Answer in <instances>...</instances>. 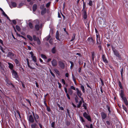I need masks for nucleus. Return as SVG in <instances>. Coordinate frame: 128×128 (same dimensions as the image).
Wrapping results in <instances>:
<instances>
[{
	"label": "nucleus",
	"mask_w": 128,
	"mask_h": 128,
	"mask_svg": "<svg viewBox=\"0 0 128 128\" xmlns=\"http://www.w3.org/2000/svg\"><path fill=\"white\" fill-rule=\"evenodd\" d=\"M101 115L102 120L105 119L107 115L103 112L101 113Z\"/></svg>",
	"instance_id": "f8f14e48"
},
{
	"label": "nucleus",
	"mask_w": 128,
	"mask_h": 128,
	"mask_svg": "<svg viewBox=\"0 0 128 128\" xmlns=\"http://www.w3.org/2000/svg\"><path fill=\"white\" fill-rule=\"evenodd\" d=\"M36 123L31 124V126L32 128H36Z\"/></svg>",
	"instance_id": "7c9ffc66"
},
{
	"label": "nucleus",
	"mask_w": 128,
	"mask_h": 128,
	"mask_svg": "<svg viewBox=\"0 0 128 128\" xmlns=\"http://www.w3.org/2000/svg\"><path fill=\"white\" fill-rule=\"evenodd\" d=\"M46 109L49 112H50V108L48 106L46 107Z\"/></svg>",
	"instance_id": "bf43d9fd"
},
{
	"label": "nucleus",
	"mask_w": 128,
	"mask_h": 128,
	"mask_svg": "<svg viewBox=\"0 0 128 128\" xmlns=\"http://www.w3.org/2000/svg\"><path fill=\"white\" fill-rule=\"evenodd\" d=\"M36 24V25H35V28L37 30H38L40 28H41L42 26L41 24L40 26L39 21L38 20H36L34 21Z\"/></svg>",
	"instance_id": "7ed1b4c3"
},
{
	"label": "nucleus",
	"mask_w": 128,
	"mask_h": 128,
	"mask_svg": "<svg viewBox=\"0 0 128 128\" xmlns=\"http://www.w3.org/2000/svg\"><path fill=\"white\" fill-rule=\"evenodd\" d=\"M16 30L18 31H20L21 30V29L19 26L16 25Z\"/></svg>",
	"instance_id": "2f4dec72"
},
{
	"label": "nucleus",
	"mask_w": 128,
	"mask_h": 128,
	"mask_svg": "<svg viewBox=\"0 0 128 128\" xmlns=\"http://www.w3.org/2000/svg\"><path fill=\"white\" fill-rule=\"evenodd\" d=\"M27 37L30 41H32L33 40L32 38L30 35H27Z\"/></svg>",
	"instance_id": "393cba45"
},
{
	"label": "nucleus",
	"mask_w": 128,
	"mask_h": 128,
	"mask_svg": "<svg viewBox=\"0 0 128 128\" xmlns=\"http://www.w3.org/2000/svg\"><path fill=\"white\" fill-rule=\"evenodd\" d=\"M56 49L55 47H54L52 49V52L53 53H55L56 52Z\"/></svg>",
	"instance_id": "c9c22d12"
},
{
	"label": "nucleus",
	"mask_w": 128,
	"mask_h": 128,
	"mask_svg": "<svg viewBox=\"0 0 128 128\" xmlns=\"http://www.w3.org/2000/svg\"><path fill=\"white\" fill-rule=\"evenodd\" d=\"M82 101H80L79 102L77 106V107L78 108H80L82 104Z\"/></svg>",
	"instance_id": "c85d7f7f"
},
{
	"label": "nucleus",
	"mask_w": 128,
	"mask_h": 128,
	"mask_svg": "<svg viewBox=\"0 0 128 128\" xmlns=\"http://www.w3.org/2000/svg\"><path fill=\"white\" fill-rule=\"evenodd\" d=\"M38 124L40 128H43L41 124L39 123Z\"/></svg>",
	"instance_id": "774afa93"
},
{
	"label": "nucleus",
	"mask_w": 128,
	"mask_h": 128,
	"mask_svg": "<svg viewBox=\"0 0 128 128\" xmlns=\"http://www.w3.org/2000/svg\"><path fill=\"white\" fill-rule=\"evenodd\" d=\"M71 89H72L74 90H76V88H75L73 86H70V88Z\"/></svg>",
	"instance_id": "13d9d810"
},
{
	"label": "nucleus",
	"mask_w": 128,
	"mask_h": 128,
	"mask_svg": "<svg viewBox=\"0 0 128 128\" xmlns=\"http://www.w3.org/2000/svg\"><path fill=\"white\" fill-rule=\"evenodd\" d=\"M58 63L59 66L62 69H64V68L65 64L63 62L61 61H59Z\"/></svg>",
	"instance_id": "9d476101"
},
{
	"label": "nucleus",
	"mask_w": 128,
	"mask_h": 128,
	"mask_svg": "<svg viewBox=\"0 0 128 128\" xmlns=\"http://www.w3.org/2000/svg\"><path fill=\"white\" fill-rule=\"evenodd\" d=\"M38 38H37L36 36L35 35H34L33 36V40L34 41H36L38 39Z\"/></svg>",
	"instance_id": "4c0bfd02"
},
{
	"label": "nucleus",
	"mask_w": 128,
	"mask_h": 128,
	"mask_svg": "<svg viewBox=\"0 0 128 128\" xmlns=\"http://www.w3.org/2000/svg\"><path fill=\"white\" fill-rule=\"evenodd\" d=\"M61 81L65 85L66 84V82L63 79H62L61 80Z\"/></svg>",
	"instance_id": "6e6d98bb"
},
{
	"label": "nucleus",
	"mask_w": 128,
	"mask_h": 128,
	"mask_svg": "<svg viewBox=\"0 0 128 128\" xmlns=\"http://www.w3.org/2000/svg\"><path fill=\"white\" fill-rule=\"evenodd\" d=\"M7 56L12 60H14L16 56V54H13L12 52H9L7 55Z\"/></svg>",
	"instance_id": "f03ea898"
},
{
	"label": "nucleus",
	"mask_w": 128,
	"mask_h": 128,
	"mask_svg": "<svg viewBox=\"0 0 128 128\" xmlns=\"http://www.w3.org/2000/svg\"><path fill=\"white\" fill-rule=\"evenodd\" d=\"M68 92L70 94L72 95V91L70 88L68 89Z\"/></svg>",
	"instance_id": "f704fd0d"
},
{
	"label": "nucleus",
	"mask_w": 128,
	"mask_h": 128,
	"mask_svg": "<svg viewBox=\"0 0 128 128\" xmlns=\"http://www.w3.org/2000/svg\"><path fill=\"white\" fill-rule=\"evenodd\" d=\"M50 2L47 3L46 4V7L47 8L48 7L50 6Z\"/></svg>",
	"instance_id": "603ef678"
},
{
	"label": "nucleus",
	"mask_w": 128,
	"mask_h": 128,
	"mask_svg": "<svg viewBox=\"0 0 128 128\" xmlns=\"http://www.w3.org/2000/svg\"><path fill=\"white\" fill-rule=\"evenodd\" d=\"M80 88L82 89V92L83 93H84L85 92V90L84 89V86L82 85L80 86Z\"/></svg>",
	"instance_id": "bb28decb"
},
{
	"label": "nucleus",
	"mask_w": 128,
	"mask_h": 128,
	"mask_svg": "<svg viewBox=\"0 0 128 128\" xmlns=\"http://www.w3.org/2000/svg\"><path fill=\"white\" fill-rule=\"evenodd\" d=\"M122 107L124 110L126 112L127 111V109L126 107L124 105H122Z\"/></svg>",
	"instance_id": "09e8293b"
},
{
	"label": "nucleus",
	"mask_w": 128,
	"mask_h": 128,
	"mask_svg": "<svg viewBox=\"0 0 128 128\" xmlns=\"http://www.w3.org/2000/svg\"><path fill=\"white\" fill-rule=\"evenodd\" d=\"M14 62L16 64H19V61L18 60L16 59L14 60Z\"/></svg>",
	"instance_id": "c03bdc74"
},
{
	"label": "nucleus",
	"mask_w": 128,
	"mask_h": 128,
	"mask_svg": "<svg viewBox=\"0 0 128 128\" xmlns=\"http://www.w3.org/2000/svg\"><path fill=\"white\" fill-rule=\"evenodd\" d=\"M16 34L18 35V36L19 37H21L23 38L24 39H25L26 40V38H25L24 37L22 36V35H20L19 34H18L17 33H16Z\"/></svg>",
	"instance_id": "a18cd8bd"
},
{
	"label": "nucleus",
	"mask_w": 128,
	"mask_h": 128,
	"mask_svg": "<svg viewBox=\"0 0 128 128\" xmlns=\"http://www.w3.org/2000/svg\"><path fill=\"white\" fill-rule=\"evenodd\" d=\"M87 41V42L90 44L92 43L94 44L95 42L94 40L93 39L92 37H89L88 38Z\"/></svg>",
	"instance_id": "423d86ee"
},
{
	"label": "nucleus",
	"mask_w": 128,
	"mask_h": 128,
	"mask_svg": "<svg viewBox=\"0 0 128 128\" xmlns=\"http://www.w3.org/2000/svg\"><path fill=\"white\" fill-rule=\"evenodd\" d=\"M28 120L29 122L31 123H33L34 121V119L32 116V115H30L28 117Z\"/></svg>",
	"instance_id": "9b49d317"
},
{
	"label": "nucleus",
	"mask_w": 128,
	"mask_h": 128,
	"mask_svg": "<svg viewBox=\"0 0 128 128\" xmlns=\"http://www.w3.org/2000/svg\"><path fill=\"white\" fill-rule=\"evenodd\" d=\"M64 89L65 90V93H66V94H68L67 93V90L66 88V87L64 88Z\"/></svg>",
	"instance_id": "69168bd1"
},
{
	"label": "nucleus",
	"mask_w": 128,
	"mask_h": 128,
	"mask_svg": "<svg viewBox=\"0 0 128 128\" xmlns=\"http://www.w3.org/2000/svg\"><path fill=\"white\" fill-rule=\"evenodd\" d=\"M101 44V42H99V44H97V42L96 43V44L98 46V47L100 49V50H101L102 46Z\"/></svg>",
	"instance_id": "412c9836"
},
{
	"label": "nucleus",
	"mask_w": 128,
	"mask_h": 128,
	"mask_svg": "<svg viewBox=\"0 0 128 128\" xmlns=\"http://www.w3.org/2000/svg\"><path fill=\"white\" fill-rule=\"evenodd\" d=\"M12 4L14 7H15L16 6V2H11Z\"/></svg>",
	"instance_id": "c756f323"
},
{
	"label": "nucleus",
	"mask_w": 128,
	"mask_h": 128,
	"mask_svg": "<svg viewBox=\"0 0 128 128\" xmlns=\"http://www.w3.org/2000/svg\"><path fill=\"white\" fill-rule=\"evenodd\" d=\"M106 123L108 125H110V122L108 120H106Z\"/></svg>",
	"instance_id": "e2e57ef3"
},
{
	"label": "nucleus",
	"mask_w": 128,
	"mask_h": 128,
	"mask_svg": "<svg viewBox=\"0 0 128 128\" xmlns=\"http://www.w3.org/2000/svg\"><path fill=\"white\" fill-rule=\"evenodd\" d=\"M102 58L103 62L107 64L108 63V61L106 59V58L104 55H102Z\"/></svg>",
	"instance_id": "4468645a"
},
{
	"label": "nucleus",
	"mask_w": 128,
	"mask_h": 128,
	"mask_svg": "<svg viewBox=\"0 0 128 128\" xmlns=\"http://www.w3.org/2000/svg\"><path fill=\"white\" fill-rule=\"evenodd\" d=\"M75 34H74L73 35V36L72 37V38L71 40H70V41L71 42L73 41L75 39Z\"/></svg>",
	"instance_id": "e433bc0d"
},
{
	"label": "nucleus",
	"mask_w": 128,
	"mask_h": 128,
	"mask_svg": "<svg viewBox=\"0 0 128 128\" xmlns=\"http://www.w3.org/2000/svg\"><path fill=\"white\" fill-rule=\"evenodd\" d=\"M52 64L53 66H55L57 65V61L56 60H53L52 62Z\"/></svg>",
	"instance_id": "2eb2a0df"
},
{
	"label": "nucleus",
	"mask_w": 128,
	"mask_h": 128,
	"mask_svg": "<svg viewBox=\"0 0 128 128\" xmlns=\"http://www.w3.org/2000/svg\"><path fill=\"white\" fill-rule=\"evenodd\" d=\"M50 37V35L46 37V39L47 40H48Z\"/></svg>",
	"instance_id": "680f3d73"
},
{
	"label": "nucleus",
	"mask_w": 128,
	"mask_h": 128,
	"mask_svg": "<svg viewBox=\"0 0 128 128\" xmlns=\"http://www.w3.org/2000/svg\"><path fill=\"white\" fill-rule=\"evenodd\" d=\"M2 14L5 17L7 16V15L6 14L5 12L4 11L2 12Z\"/></svg>",
	"instance_id": "338daca9"
},
{
	"label": "nucleus",
	"mask_w": 128,
	"mask_h": 128,
	"mask_svg": "<svg viewBox=\"0 0 128 128\" xmlns=\"http://www.w3.org/2000/svg\"><path fill=\"white\" fill-rule=\"evenodd\" d=\"M120 95L121 98L124 100L125 104L126 106H128V103L127 102V100L126 98L124 96L123 91L122 90H121Z\"/></svg>",
	"instance_id": "f257e3e1"
},
{
	"label": "nucleus",
	"mask_w": 128,
	"mask_h": 128,
	"mask_svg": "<svg viewBox=\"0 0 128 128\" xmlns=\"http://www.w3.org/2000/svg\"><path fill=\"white\" fill-rule=\"evenodd\" d=\"M36 41L37 43L38 44H40L41 42L39 38H38L37 40Z\"/></svg>",
	"instance_id": "37998d69"
},
{
	"label": "nucleus",
	"mask_w": 128,
	"mask_h": 128,
	"mask_svg": "<svg viewBox=\"0 0 128 128\" xmlns=\"http://www.w3.org/2000/svg\"><path fill=\"white\" fill-rule=\"evenodd\" d=\"M76 94L84 102V101L83 100V98L81 97V96L82 95V93L81 91L78 88H76Z\"/></svg>",
	"instance_id": "39448f33"
},
{
	"label": "nucleus",
	"mask_w": 128,
	"mask_h": 128,
	"mask_svg": "<svg viewBox=\"0 0 128 128\" xmlns=\"http://www.w3.org/2000/svg\"><path fill=\"white\" fill-rule=\"evenodd\" d=\"M50 72L51 75L54 77H55V76L54 74L52 72L51 70H50Z\"/></svg>",
	"instance_id": "5fc2aeb1"
},
{
	"label": "nucleus",
	"mask_w": 128,
	"mask_h": 128,
	"mask_svg": "<svg viewBox=\"0 0 128 128\" xmlns=\"http://www.w3.org/2000/svg\"><path fill=\"white\" fill-rule=\"evenodd\" d=\"M70 124V122L69 121H67L66 122V124L67 126H69Z\"/></svg>",
	"instance_id": "3c124183"
},
{
	"label": "nucleus",
	"mask_w": 128,
	"mask_h": 128,
	"mask_svg": "<svg viewBox=\"0 0 128 128\" xmlns=\"http://www.w3.org/2000/svg\"><path fill=\"white\" fill-rule=\"evenodd\" d=\"M86 7V3L84 2H83V9L82 10H84V9Z\"/></svg>",
	"instance_id": "a19ab883"
},
{
	"label": "nucleus",
	"mask_w": 128,
	"mask_h": 128,
	"mask_svg": "<svg viewBox=\"0 0 128 128\" xmlns=\"http://www.w3.org/2000/svg\"><path fill=\"white\" fill-rule=\"evenodd\" d=\"M119 86L121 89H122L123 88V87L122 85V83L120 81H119Z\"/></svg>",
	"instance_id": "58836bf2"
},
{
	"label": "nucleus",
	"mask_w": 128,
	"mask_h": 128,
	"mask_svg": "<svg viewBox=\"0 0 128 128\" xmlns=\"http://www.w3.org/2000/svg\"><path fill=\"white\" fill-rule=\"evenodd\" d=\"M55 122H52L51 124V126L53 128H54Z\"/></svg>",
	"instance_id": "864d4df0"
},
{
	"label": "nucleus",
	"mask_w": 128,
	"mask_h": 128,
	"mask_svg": "<svg viewBox=\"0 0 128 128\" xmlns=\"http://www.w3.org/2000/svg\"><path fill=\"white\" fill-rule=\"evenodd\" d=\"M32 60L35 62H36L37 61V60L36 57L34 56H32Z\"/></svg>",
	"instance_id": "b1692460"
},
{
	"label": "nucleus",
	"mask_w": 128,
	"mask_h": 128,
	"mask_svg": "<svg viewBox=\"0 0 128 128\" xmlns=\"http://www.w3.org/2000/svg\"><path fill=\"white\" fill-rule=\"evenodd\" d=\"M57 34V32L56 33V38L57 40H60V39L59 38L58 36V35H56Z\"/></svg>",
	"instance_id": "052dcab7"
},
{
	"label": "nucleus",
	"mask_w": 128,
	"mask_h": 128,
	"mask_svg": "<svg viewBox=\"0 0 128 128\" xmlns=\"http://www.w3.org/2000/svg\"><path fill=\"white\" fill-rule=\"evenodd\" d=\"M28 25L30 28H31L32 29L33 28L32 24L30 22L28 24Z\"/></svg>",
	"instance_id": "72a5a7b5"
},
{
	"label": "nucleus",
	"mask_w": 128,
	"mask_h": 128,
	"mask_svg": "<svg viewBox=\"0 0 128 128\" xmlns=\"http://www.w3.org/2000/svg\"><path fill=\"white\" fill-rule=\"evenodd\" d=\"M88 4L89 6H92V1L91 0H88Z\"/></svg>",
	"instance_id": "a878e982"
},
{
	"label": "nucleus",
	"mask_w": 128,
	"mask_h": 128,
	"mask_svg": "<svg viewBox=\"0 0 128 128\" xmlns=\"http://www.w3.org/2000/svg\"><path fill=\"white\" fill-rule=\"evenodd\" d=\"M44 4H43L40 6V8L41 10L43 9L44 8Z\"/></svg>",
	"instance_id": "de8ad7c7"
},
{
	"label": "nucleus",
	"mask_w": 128,
	"mask_h": 128,
	"mask_svg": "<svg viewBox=\"0 0 128 128\" xmlns=\"http://www.w3.org/2000/svg\"><path fill=\"white\" fill-rule=\"evenodd\" d=\"M84 11L83 12V18L85 19H86L87 18V14H86V11L85 10H84Z\"/></svg>",
	"instance_id": "6ab92c4d"
},
{
	"label": "nucleus",
	"mask_w": 128,
	"mask_h": 128,
	"mask_svg": "<svg viewBox=\"0 0 128 128\" xmlns=\"http://www.w3.org/2000/svg\"><path fill=\"white\" fill-rule=\"evenodd\" d=\"M83 116L86 119H87L89 121H91V119L90 116L88 115V114L86 112H84L83 114Z\"/></svg>",
	"instance_id": "6e6552de"
},
{
	"label": "nucleus",
	"mask_w": 128,
	"mask_h": 128,
	"mask_svg": "<svg viewBox=\"0 0 128 128\" xmlns=\"http://www.w3.org/2000/svg\"><path fill=\"white\" fill-rule=\"evenodd\" d=\"M37 8V6L36 4H34L33 6V10L34 12H35Z\"/></svg>",
	"instance_id": "aec40b11"
},
{
	"label": "nucleus",
	"mask_w": 128,
	"mask_h": 128,
	"mask_svg": "<svg viewBox=\"0 0 128 128\" xmlns=\"http://www.w3.org/2000/svg\"><path fill=\"white\" fill-rule=\"evenodd\" d=\"M46 8H44L42 10L41 12L42 15H43L46 13Z\"/></svg>",
	"instance_id": "4be33fe9"
},
{
	"label": "nucleus",
	"mask_w": 128,
	"mask_h": 128,
	"mask_svg": "<svg viewBox=\"0 0 128 128\" xmlns=\"http://www.w3.org/2000/svg\"><path fill=\"white\" fill-rule=\"evenodd\" d=\"M123 68H122L120 70L121 74V77H122H122H123Z\"/></svg>",
	"instance_id": "ea45409f"
},
{
	"label": "nucleus",
	"mask_w": 128,
	"mask_h": 128,
	"mask_svg": "<svg viewBox=\"0 0 128 128\" xmlns=\"http://www.w3.org/2000/svg\"><path fill=\"white\" fill-rule=\"evenodd\" d=\"M41 57L42 58L44 59H46L47 58L46 56L45 55L43 54H41Z\"/></svg>",
	"instance_id": "49530a36"
},
{
	"label": "nucleus",
	"mask_w": 128,
	"mask_h": 128,
	"mask_svg": "<svg viewBox=\"0 0 128 128\" xmlns=\"http://www.w3.org/2000/svg\"><path fill=\"white\" fill-rule=\"evenodd\" d=\"M11 72L13 77L18 80V76L17 73L14 70H12Z\"/></svg>",
	"instance_id": "0eeeda50"
},
{
	"label": "nucleus",
	"mask_w": 128,
	"mask_h": 128,
	"mask_svg": "<svg viewBox=\"0 0 128 128\" xmlns=\"http://www.w3.org/2000/svg\"><path fill=\"white\" fill-rule=\"evenodd\" d=\"M72 78L73 79V81H74L75 84H76V80L74 76L72 74Z\"/></svg>",
	"instance_id": "79ce46f5"
},
{
	"label": "nucleus",
	"mask_w": 128,
	"mask_h": 128,
	"mask_svg": "<svg viewBox=\"0 0 128 128\" xmlns=\"http://www.w3.org/2000/svg\"><path fill=\"white\" fill-rule=\"evenodd\" d=\"M70 63L71 64L70 66V68L71 69H72V67L74 66V63L72 62L71 61H70Z\"/></svg>",
	"instance_id": "cd10ccee"
},
{
	"label": "nucleus",
	"mask_w": 128,
	"mask_h": 128,
	"mask_svg": "<svg viewBox=\"0 0 128 128\" xmlns=\"http://www.w3.org/2000/svg\"><path fill=\"white\" fill-rule=\"evenodd\" d=\"M6 84H8L9 85H10L12 84V83H11V82L9 80H8V79H6Z\"/></svg>",
	"instance_id": "5701e85b"
},
{
	"label": "nucleus",
	"mask_w": 128,
	"mask_h": 128,
	"mask_svg": "<svg viewBox=\"0 0 128 128\" xmlns=\"http://www.w3.org/2000/svg\"><path fill=\"white\" fill-rule=\"evenodd\" d=\"M83 106L84 107L85 109L86 110V104H84L83 105Z\"/></svg>",
	"instance_id": "0e129e2a"
},
{
	"label": "nucleus",
	"mask_w": 128,
	"mask_h": 128,
	"mask_svg": "<svg viewBox=\"0 0 128 128\" xmlns=\"http://www.w3.org/2000/svg\"><path fill=\"white\" fill-rule=\"evenodd\" d=\"M58 88H60L62 86V84L59 82H58Z\"/></svg>",
	"instance_id": "4d7b16f0"
},
{
	"label": "nucleus",
	"mask_w": 128,
	"mask_h": 128,
	"mask_svg": "<svg viewBox=\"0 0 128 128\" xmlns=\"http://www.w3.org/2000/svg\"><path fill=\"white\" fill-rule=\"evenodd\" d=\"M8 64L9 65V66H8L10 70H13V68L14 67V66H13V64H12L10 63V62H8Z\"/></svg>",
	"instance_id": "f3484780"
},
{
	"label": "nucleus",
	"mask_w": 128,
	"mask_h": 128,
	"mask_svg": "<svg viewBox=\"0 0 128 128\" xmlns=\"http://www.w3.org/2000/svg\"><path fill=\"white\" fill-rule=\"evenodd\" d=\"M96 40L97 44L101 42L100 40V37L97 34H96Z\"/></svg>",
	"instance_id": "ddd939ff"
},
{
	"label": "nucleus",
	"mask_w": 128,
	"mask_h": 128,
	"mask_svg": "<svg viewBox=\"0 0 128 128\" xmlns=\"http://www.w3.org/2000/svg\"><path fill=\"white\" fill-rule=\"evenodd\" d=\"M0 68L2 72L3 73L5 72L4 65L0 62Z\"/></svg>",
	"instance_id": "1a4fd4ad"
},
{
	"label": "nucleus",
	"mask_w": 128,
	"mask_h": 128,
	"mask_svg": "<svg viewBox=\"0 0 128 128\" xmlns=\"http://www.w3.org/2000/svg\"><path fill=\"white\" fill-rule=\"evenodd\" d=\"M32 113L34 119H38L39 118V116L38 114H35L34 112H32Z\"/></svg>",
	"instance_id": "dca6fc26"
},
{
	"label": "nucleus",
	"mask_w": 128,
	"mask_h": 128,
	"mask_svg": "<svg viewBox=\"0 0 128 128\" xmlns=\"http://www.w3.org/2000/svg\"><path fill=\"white\" fill-rule=\"evenodd\" d=\"M114 53V54L116 57H118L119 59L121 60L122 59L121 56L120 55L118 52L115 48L112 49Z\"/></svg>",
	"instance_id": "20e7f679"
},
{
	"label": "nucleus",
	"mask_w": 128,
	"mask_h": 128,
	"mask_svg": "<svg viewBox=\"0 0 128 128\" xmlns=\"http://www.w3.org/2000/svg\"><path fill=\"white\" fill-rule=\"evenodd\" d=\"M26 60L27 62V64L28 66V67L32 70H33L35 69V68L34 67H32L30 66L29 64V63L28 61V58H27L26 59Z\"/></svg>",
	"instance_id": "a211bd4d"
},
{
	"label": "nucleus",
	"mask_w": 128,
	"mask_h": 128,
	"mask_svg": "<svg viewBox=\"0 0 128 128\" xmlns=\"http://www.w3.org/2000/svg\"><path fill=\"white\" fill-rule=\"evenodd\" d=\"M54 71L58 75H60V73L59 71L56 69H54Z\"/></svg>",
	"instance_id": "473e14b6"
},
{
	"label": "nucleus",
	"mask_w": 128,
	"mask_h": 128,
	"mask_svg": "<svg viewBox=\"0 0 128 128\" xmlns=\"http://www.w3.org/2000/svg\"><path fill=\"white\" fill-rule=\"evenodd\" d=\"M80 121L82 122H84L85 121L83 118L81 116H80Z\"/></svg>",
	"instance_id": "8fccbe9b"
}]
</instances>
